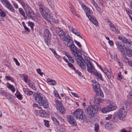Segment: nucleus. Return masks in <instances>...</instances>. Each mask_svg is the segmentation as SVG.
I'll use <instances>...</instances> for the list:
<instances>
[{
    "label": "nucleus",
    "mask_w": 132,
    "mask_h": 132,
    "mask_svg": "<svg viewBox=\"0 0 132 132\" xmlns=\"http://www.w3.org/2000/svg\"><path fill=\"white\" fill-rule=\"evenodd\" d=\"M122 56L124 58V59L123 60V61H124V62L126 63L128 62L129 65L132 67V62L131 61H129L128 59L126 57V56L125 57H124L122 55Z\"/></svg>",
    "instance_id": "393cba45"
},
{
    "label": "nucleus",
    "mask_w": 132,
    "mask_h": 132,
    "mask_svg": "<svg viewBox=\"0 0 132 132\" xmlns=\"http://www.w3.org/2000/svg\"><path fill=\"white\" fill-rule=\"evenodd\" d=\"M37 72L41 76H42L43 75V72H41V69L39 68L37 70Z\"/></svg>",
    "instance_id": "13d9d810"
},
{
    "label": "nucleus",
    "mask_w": 132,
    "mask_h": 132,
    "mask_svg": "<svg viewBox=\"0 0 132 132\" xmlns=\"http://www.w3.org/2000/svg\"><path fill=\"white\" fill-rule=\"evenodd\" d=\"M99 127L98 124H95L94 131L96 132H99L98 129Z\"/></svg>",
    "instance_id": "ea45409f"
},
{
    "label": "nucleus",
    "mask_w": 132,
    "mask_h": 132,
    "mask_svg": "<svg viewBox=\"0 0 132 132\" xmlns=\"http://www.w3.org/2000/svg\"><path fill=\"white\" fill-rule=\"evenodd\" d=\"M68 66L70 68H72L73 69V68H75L73 66L72 64L70 62H68Z\"/></svg>",
    "instance_id": "0e129e2a"
},
{
    "label": "nucleus",
    "mask_w": 132,
    "mask_h": 132,
    "mask_svg": "<svg viewBox=\"0 0 132 132\" xmlns=\"http://www.w3.org/2000/svg\"><path fill=\"white\" fill-rule=\"evenodd\" d=\"M59 124H58L57 125V130L58 132H65V130L63 128L61 127H59Z\"/></svg>",
    "instance_id": "473e14b6"
},
{
    "label": "nucleus",
    "mask_w": 132,
    "mask_h": 132,
    "mask_svg": "<svg viewBox=\"0 0 132 132\" xmlns=\"http://www.w3.org/2000/svg\"><path fill=\"white\" fill-rule=\"evenodd\" d=\"M73 70H74L75 72L77 73L79 76H81V73L78 70H76L75 68H73Z\"/></svg>",
    "instance_id": "09e8293b"
},
{
    "label": "nucleus",
    "mask_w": 132,
    "mask_h": 132,
    "mask_svg": "<svg viewBox=\"0 0 132 132\" xmlns=\"http://www.w3.org/2000/svg\"><path fill=\"white\" fill-rule=\"evenodd\" d=\"M26 82L27 83L29 86L33 90H36V88L35 87V84L32 81L28 79L27 81Z\"/></svg>",
    "instance_id": "aec40b11"
},
{
    "label": "nucleus",
    "mask_w": 132,
    "mask_h": 132,
    "mask_svg": "<svg viewBox=\"0 0 132 132\" xmlns=\"http://www.w3.org/2000/svg\"><path fill=\"white\" fill-rule=\"evenodd\" d=\"M92 81L93 82L92 83V85L95 92L96 91H98V90H100V85L99 83L96 82L95 80H93Z\"/></svg>",
    "instance_id": "a211bd4d"
},
{
    "label": "nucleus",
    "mask_w": 132,
    "mask_h": 132,
    "mask_svg": "<svg viewBox=\"0 0 132 132\" xmlns=\"http://www.w3.org/2000/svg\"><path fill=\"white\" fill-rule=\"evenodd\" d=\"M92 3L95 7L98 5L94 1V0L92 1Z\"/></svg>",
    "instance_id": "774afa93"
},
{
    "label": "nucleus",
    "mask_w": 132,
    "mask_h": 132,
    "mask_svg": "<svg viewBox=\"0 0 132 132\" xmlns=\"http://www.w3.org/2000/svg\"><path fill=\"white\" fill-rule=\"evenodd\" d=\"M118 39L121 40L123 43H125L127 46L132 47V42L130 40L127 39L123 36L119 37Z\"/></svg>",
    "instance_id": "2eb2a0df"
},
{
    "label": "nucleus",
    "mask_w": 132,
    "mask_h": 132,
    "mask_svg": "<svg viewBox=\"0 0 132 132\" xmlns=\"http://www.w3.org/2000/svg\"><path fill=\"white\" fill-rule=\"evenodd\" d=\"M35 101L38 103L40 106H42L45 109L47 108L48 107V104L47 99L45 96L42 94L39 93L35 94Z\"/></svg>",
    "instance_id": "7ed1b4c3"
},
{
    "label": "nucleus",
    "mask_w": 132,
    "mask_h": 132,
    "mask_svg": "<svg viewBox=\"0 0 132 132\" xmlns=\"http://www.w3.org/2000/svg\"><path fill=\"white\" fill-rule=\"evenodd\" d=\"M96 10L99 13H101L102 12V10L98 6H97L95 7Z\"/></svg>",
    "instance_id": "5fc2aeb1"
},
{
    "label": "nucleus",
    "mask_w": 132,
    "mask_h": 132,
    "mask_svg": "<svg viewBox=\"0 0 132 132\" xmlns=\"http://www.w3.org/2000/svg\"><path fill=\"white\" fill-rule=\"evenodd\" d=\"M56 31L60 36L61 39L64 42L68 40H70L71 39L69 34L65 30H64L58 27L56 28Z\"/></svg>",
    "instance_id": "423d86ee"
},
{
    "label": "nucleus",
    "mask_w": 132,
    "mask_h": 132,
    "mask_svg": "<svg viewBox=\"0 0 132 132\" xmlns=\"http://www.w3.org/2000/svg\"><path fill=\"white\" fill-rule=\"evenodd\" d=\"M68 27L70 31H71L77 36H79L81 38H82V37L80 35V33L76 29L73 28L71 25L68 26Z\"/></svg>",
    "instance_id": "dca6fc26"
},
{
    "label": "nucleus",
    "mask_w": 132,
    "mask_h": 132,
    "mask_svg": "<svg viewBox=\"0 0 132 132\" xmlns=\"http://www.w3.org/2000/svg\"><path fill=\"white\" fill-rule=\"evenodd\" d=\"M83 111L80 109L76 110L73 112V115L77 119H78L81 123H83L84 121L83 117Z\"/></svg>",
    "instance_id": "f8f14e48"
},
{
    "label": "nucleus",
    "mask_w": 132,
    "mask_h": 132,
    "mask_svg": "<svg viewBox=\"0 0 132 132\" xmlns=\"http://www.w3.org/2000/svg\"><path fill=\"white\" fill-rule=\"evenodd\" d=\"M81 7L85 11L86 9L88 7L87 6H86L84 4H82L81 5Z\"/></svg>",
    "instance_id": "e2e57ef3"
},
{
    "label": "nucleus",
    "mask_w": 132,
    "mask_h": 132,
    "mask_svg": "<svg viewBox=\"0 0 132 132\" xmlns=\"http://www.w3.org/2000/svg\"><path fill=\"white\" fill-rule=\"evenodd\" d=\"M5 12L3 11L2 10H0V15L2 18L5 17L6 16Z\"/></svg>",
    "instance_id": "a19ab883"
},
{
    "label": "nucleus",
    "mask_w": 132,
    "mask_h": 132,
    "mask_svg": "<svg viewBox=\"0 0 132 132\" xmlns=\"http://www.w3.org/2000/svg\"><path fill=\"white\" fill-rule=\"evenodd\" d=\"M55 106L56 109L59 108L62 106L63 105L61 102L58 100H55Z\"/></svg>",
    "instance_id": "b1692460"
},
{
    "label": "nucleus",
    "mask_w": 132,
    "mask_h": 132,
    "mask_svg": "<svg viewBox=\"0 0 132 132\" xmlns=\"http://www.w3.org/2000/svg\"><path fill=\"white\" fill-rule=\"evenodd\" d=\"M19 11L20 13L24 17V19H27V16H25L24 12L23 9L22 8H20L19 9Z\"/></svg>",
    "instance_id": "cd10ccee"
},
{
    "label": "nucleus",
    "mask_w": 132,
    "mask_h": 132,
    "mask_svg": "<svg viewBox=\"0 0 132 132\" xmlns=\"http://www.w3.org/2000/svg\"><path fill=\"white\" fill-rule=\"evenodd\" d=\"M67 118L69 123L70 124H75L76 123L75 120L74 119L73 117L72 116L68 115L67 116Z\"/></svg>",
    "instance_id": "6ab92c4d"
},
{
    "label": "nucleus",
    "mask_w": 132,
    "mask_h": 132,
    "mask_svg": "<svg viewBox=\"0 0 132 132\" xmlns=\"http://www.w3.org/2000/svg\"><path fill=\"white\" fill-rule=\"evenodd\" d=\"M7 87L9 88V89H11V91L13 93L15 91V88L14 87L13 85H11L10 84H9L7 85Z\"/></svg>",
    "instance_id": "c756f323"
},
{
    "label": "nucleus",
    "mask_w": 132,
    "mask_h": 132,
    "mask_svg": "<svg viewBox=\"0 0 132 132\" xmlns=\"http://www.w3.org/2000/svg\"><path fill=\"white\" fill-rule=\"evenodd\" d=\"M108 24L109 26L110 27H111L112 28H114V27H115V25L113 24L111 22L110 23H108Z\"/></svg>",
    "instance_id": "338daca9"
},
{
    "label": "nucleus",
    "mask_w": 132,
    "mask_h": 132,
    "mask_svg": "<svg viewBox=\"0 0 132 132\" xmlns=\"http://www.w3.org/2000/svg\"><path fill=\"white\" fill-rule=\"evenodd\" d=\"M103 99L100 97L94 100H91L89 101V103L90 104L95 105L98 104L100 102H102Z\"/></svg>",
    "instance_id": "f3484780"
},
{
    "label": "nucleus",
    "mask_w": 132,
    "mask_h": 132,
    "mask_svg": "<svg viewBox=\"0 0 132 132\" xmlns=\"http://www.w3.org/2000/svg\"><path fill=\"white\" fill-rule=\"evenodd\" d=\"M126 11L127 14L128 15L129 17L130 18V19L131 20V21H132V17L131 16V15H130V13L129 12V11H128L127 10H126Z\"/></svg>",
    "instance_id": "69168bd1"
},
{
    "label": "nucleus",
    "mask_w": 132,
    "mask_h": 132,
    "mask_svg": "<svg viewBox=\"0 0 132 132\" xmlns=\"http://www.w3.org/2000/svg\"><path fill=\"white\" fill-rule=\"evenodd\" d=\"M13 96L11 94L7 93L5 97L9 100H11L12 99V97Z\"/></svg>",
    "instance_id": "58836bf2"
},
{
    "label": "nucleus",
    "mask_w": 132,
    "mask_h": 132,
    "mask_svg": "<svg viewBox=\"0 0 132 132\" xmlns=\"http://www.w3.org/2000/svg\"><path fill=\"white\" fill-rule=\"evenodd\" d=\"M31 29L32 30L34 29V23L32 22H29L28 23Z\"/></svg>",
    "instance_id": "603ef678"
},
{
    "label": "nucleus",
    "mask_w": 132,
    "mask_h": 132,
    "mask_svg": "<svg viewBox=\"0 0 132 132\" xmlns=\"http://www.w3.org/2000/svg\"><path fill=\"white\" fill-rule=\"evenodd\" d=\"M127 99L130 101H131L132 100V90L129 92L127 95Z\"/></svg>",
    "instance_id": "f704fd0d"
},
{
    "label": "nucleus",
    "mask_w": 132,
    "mask_h": 132,
    "mask_svg": "<svg viewBox=\"0 0 132 132\" xmlns=\"http://www.w3.org/2000/svg\"><path fill=\"white\" fill-rule=\"evenodd\" d=\"M23 25L24 28L25 32L27 33H28L29 31V29L25 25L24 23Z\"/></svg>",
    "instance_id": "79ce46f5"
},
{
    "label": "nucleus",
    "mask_w": 132,
    "mask_h": 132,
    "mask_svg": "<svg viewBox=\"0 0 132 132\" xmlns=\"http://www.w3.org/2000/svg\"><path fill=\"white\" fill-rule=\"evenodd\" d=\"M126 53L129 57H130L132 56V50L130 48L126 47Z\"/></svg>",
    "instance_id": "5701e85b"
},
{
    "label": "nucleus",
    "mask_w": 132,
    "mask_h": 132,
    "mask_svg": "<svg viewBox=\"0 0 132 132\" xmlns=\"http://www.w3.org/2000/svg\"><path fill=\"white\" fill-rule=\"evenodd\" d=\"M40 105H39L38 104L34 103L33 104V106L34 108H37L38 109H40V108L39 106Z\"/></svg>",
    "instance_id": "49530a36"
},
{
    "label": "nucleus",
    "mask_w": 132,
    "mask_h": 132,
    "mask_svg": "<svg viewBox=\"0 0 132 132\" xmlns=\"http://www.w3.org/2000/svg\"><path fill=\"white\" fill-rule=\"evenodd\" d=\"M86 15L90 21L96 26H98V23L95 19L92 18L90 16V14L93 13L92 11L88 7L85 10Z\"/></svg>",
    "instance_id": "1a4fd4ad"
},
{
    "label": "nucleus",
    "mask_w": 132,
    "mask_h": 132,
    "mask_svg": "<svg viewBox=\"0 0 132 132\" xmlns=\"http://www.w3.org/2000/svg\"><path fill=\"white\" fill-rule=\"evenodd\" d=\"M122 76L121 75V73L120 72L119 73L118 75L117 78L119 80L121 81L122 79Z\"/></svg>",
    "instance_id": "c03bdc74"
},
{
    "label": "nucleus",
    "mask_w": 132,
    "mask_h": 132,
    "mask_svg": "<svg viewBox=\"0 0 132 132\" xmlns=\"http://www.w3.org/2000/svg\"><path fill=\"white\" fill-rule=\"evenodd\" d=\"M47 81L48 82H51L52 85H54L56 84V81L53 79L48 78L47 79Z\"/></svg>",
    "instance_id": "c9c22d12"
},
{
    "label": "nucleus",
    "mask_w": 132,
    "mask_h": 132,
    "mask_svg": "<svg viewBox=\"0 0 132 132\" xmlns=\"http://www.w3.org/2000/svg\"><path fill=\"white\" fill-rule=\"evenodd\" d=\"M49 5L51 7H53L54 6L55 4L54 0H47Z\"/></svg>",
    "instance_id": "bb28decb"
},
{
    "label": "nucleus",
    "mask_w": 132,
    "mask_h": 132,
    "mask_svg": "<svg viewBox=\"0 0 132 132\" xmlns=\"http://www.w3.org/2000/svg\"><path fill=\"white\" fill-rule=\"evenodd\" d=\"M76 61L77 64L83 70H85L86 69V64L87 70L88 72L93 73L96 71V70L95 69L94 65L91 62L89 57H85L84 60H81L77 58L76 59Z\"/></svg>",
    "instance_id": "f257e3e1"
},
{
    "label": "nucleus",
    "mask_w": 132,
    "mask_h": 132,
    "mask_svg": "<svg viewBox=\"0 0 132 132\" xmlns=\"http://www.w3.org/2000/svg\"><path fill=\"white\" fill-rule=\"evenodd\" d=\"M103 72L105 73L108 79H110L111 78V76L110 73L109 71L107 70H104V71H103Z\"/></svg>",
    "instance_id": "c85d7f7f"
},
{
    "label": "nucleus",
    "mask_w": 132,
    "mask_h": 132,
    "mask_svg": "<svg viewBox=\"0 0 132 132\" xmlns=\"http://www.w3.org/2000/svg\"><path fill=\"white\" fill-rule=\"evenodd\" d=\"M70 39V40H68L64 42V44L68 47H70L71 51L73 52V54L76 57H78L81 59V56L80 53L77 47L73 44L72 38H71Z\"/></svg>",
    "instance_id": "20e7f679"
},
{
    "label": "nucleus",
    "mask_w": 132,
    "mask_h": 132,
    "mask_svg": "<svg viewBox=\"0 0 132 132\" xmlns=\"http://www.w3.org/2000/svg\"><path fill=\"white\" fill-rule=\"evenodd\" d=\"M56 109L61 114H64L65 113V110L63 106Z\"/></svg>",
    "instance_id": "4be33fe9"
},
{
    "label": "nucleus",
    "mask_w": 132,
    "mask_h": 132,
    "mask_svg": "<svg viewBox=\"0 0 132 132\" xmlns=\"http://www.w3.org/2000/svg\"><path fill=\"white\" fill-rule=\"evenodd\" d=\"M74 42L77 44L79 47L80 48L81 47V46L79 42L76 40H75Z\"/></svg>",
    "instance_id": "052dcab7"
},
{
    "label": "nucleus",
    "mask_w": 132,
    "mask_h": 132,
    "mask_svg": "<svg viewBox=\"0 0 132 132\" xmlns=\"http://www.w3.org/2000/svg\"><path fill=\"white\" fill-rule=\"evenodd\" d=\"M41 110H36L34 112L35 113L36 115L40 116V111Z\"/></svg>",
    "instance_id": "3c124183"
},
{
    "label": "nucleus",
    "mask_w": 132,
    "mask_h": 132,
    "mask_svg": "<svg viewBox=\"0 0 132 132\" xmlns=\"http://www.w3.org/2000/svg\"><path fill=\"white\" fill-rule=\"evenodd\" d=\"M117 109V106L116 104L114 103H112L109 104L108 106L102 108L101 111L103 113H105Z\"/></svg>",
    "instance_id": "9d476101"
},
{
    "label": "nucleus",
    "mask_w": 132,
    "mask_h": 132,
    "mask_svg": "<svg viewBox=\"0 0 132 132\" xmlns=\"http://www.w3.org/2000/svg\"><path fill=\"white\" fill-rule=\"evenodd\" d=\"M70 8L71 12L72 13H74L75 12V11L74 9L73 6L71 5L70 6Z\"/></svg>",
    "instance_id": "de8ad7c7"
},
{
    "label": "nucleus",
    "mask_w": 132,
    "mask_h": 132,
    "mask_svg": "<svg viewBox=\"0 0 132 132\" xmlns=\"http://www.w3.org/2000/svg\"><path fill=\"white\" fill-rule=\"evenodd\" d=\"M112 117V115H109L107 117H106L105 118V120H110V119H111Z\"/></svg>",
    "instance_id": "6e6d98bb"
},
{
    "label": "nucleus",
    "mask_w": 132,
    "mask_h": 132,
    "mask_svg": "<svg viewBox=\"0 0 132 132\" xmlns=\"http://www.w3.org/2000/svg\"><path fill=\"white\" fill-rule=\"evenodd\" d=\"M105 127L106 129L109 130H112L115 127L113 124H105Z\"/></svg>",
    "instance_id": "412c9836"
},
{
    "label": "nucleus",
    "mask_w": 132,
    "mask_h": 132,
    "mask_svg": "<svg viewBox=\"0 0 132 132\" xmlns=\"http://www.w3.org/2000/svg\"><path fill=\"white\" fill-rule=\"evenodd\" d=\"M24 93L25 94L28 95H31L32 94L33 92L31 91H28L26 90L24 91Z\"/></svg>",
    "instance_id": "4c0bfd02"
},
{
    "label": "nucleus",
    "mask_w": 132,
    "mask_h": 132,
    "mask_svg": "<svg viewBox=\"0 0 132 132\" xmlns=\"http://www.w3.org/2000/svg\"><path fill=\"white\" fill-rule=\"evenodd\" d=\"M40 116L43 117H45L47 116V113L44 110H41L40 111Z\"/></svg>",
    "instance_id": "2f4dec72"
},
{
    "label": "nucleus",
    "mask_w": 132,
    "mask_h": 132,
    "mask_svg": "<svg viewBox=\"0 0 132 132\" xmlns=\"http://www.w3.org/2000/svg\"><path fill=\"white\" fill-rule=\"evenodd\" d=\"M122 43L120 42H117L116 44L118 50L122 53V55L125 57L126 48L125 46L122 45Z\"/></svg>",
    "instance_id": "ddd939ff"
},
{
    "label": "nucleus",
    "mask_w": 132,
    "mask_h": 132,
    "mask_svg": "<svg viewBox=\"0 0 132 132\" xmlns=\"http://www.w3.org/2000/svg\"><path fill=\"white\" fill-rule=\"evenodd\" d=\"M1 2L10 11L13 12H15V10L13 7L8 0H4Z\"/></svg>",
    "instance_id": "4468645a"
},
{
    "label": "nucleus",
    "mask_w": 132,
    "mask_h": 132,
    "mask_svg": "<svg viewBox=\"0 0 132 132\" xmlns=\"http://www.w3.org/2000/svg\"><path fill=\"white\" fill-rule=\"evenodd\" d=\"M69 61L72 63H73L74 62V60L73 59L72 57L71 56L68 58Z\"/></svg>",
    "instance_id": "680f3d73"
},
{
    "label": "nucleus",
    "mask_w": 132,
    "mask_h": 132,
    "mask_svg": "<svg viewBox=\"0 0 132 132\" xmlns=\"http://www.w3.org/2000/svg\"><path fill=\"white\" fill-rule=\"evenodd\" d=\"M51 118L55 124H59V123L58 122L55 118L52 117Z\"/></svg>",
    "instance_id": "a18cd8bd"
},
{
    "label": "nucleus",
    "mask_w": 132,
    "mask_h": 132,
    "mask_svg": "<svg viewBox=\"0 0 132 132\" xmlns=\"http://www.w3.org/2000/svg\"><path fill=\"white\" fill-rule=\"evenodd\" d=\"M44 41L45 43L48 46L51 45L50 39L51 35L49 30L47 29L44 30Z\"/></svg>",
    "instance_id": "9b49d317"
},
{
    "label": "nucleus",
    "mask_w": 132,
    "mask_h": 132,
    "mask_svg": "<svg viewBox=\"0 0 132 132\" xmlns=\"http://www.w3.org/2000/svg\"><path fill=\"white\" fill-rule=\"evenodd\" d=\"M19 2L23 6L24 9L25 11L26 15L28 18L31 19L36 21L37 20L36 16L34 12L32 10L31 8L29 7L26 4V2L22 0L19 1Z\"/></svg>",
    "instance_id": "f03ea898"
},
{
    "label": "nucleus",
    "mask_w": 132,
    "mask_h": 132,
    "mask_svg": "<svg viewBox=\"0 0 132 132\" xmlns=\"http://www.w3.org/2000/svg\"><path fill=\"white\" fill-rule=\"evenodd\" d=\"M95 92L97 93L98 95L102 97H104V95L102 91L101 90L100 88V90H98V91Z\"/></svg>",
    "instance_id": "7c9ffc66"
},
{
    "label": "nucleus",
    "mask_w": 132,
    "mask_h": 132,
    "mask_svg": "<svg viewBox=\"0 0 132 132\" xmlns=\"http://www.w3.org/2000/svg\"><path fill=\"white\" fill-rule=\"evenodd\" d=\"M13 60L15 62L16 64L18 66H19L20 65V64L18 62V61L17 59L15 58H14L13 59Z\"/></svg>",
    "instance_id": "bf43d9fd"
},
{
    "label": "nucleus",
    "mask_w": 132,
    "mask_h": 132,
    "mask_svg": "<svg viewBox=\"0 0 132 132\" xmlns=\"http://www.w3.org/2000/svg\"><path fill=\"white\" fill-rule=\"evenodd\" d=\"M110 29L112 31L114 32L116 34H119L120 33L119 31L116 28V26L114 27V28H110Z\"/></svg>",
    "instance_id": "e433bc0d"
},
{
    "label": "nucleus",
    "mask_w": 132,
    "mask_h": 132,
    "mask_svg": "<svg viewBox=\"0 0 132 132\" xmlns=\"http://www.w3.org/2000/svg\"><path fill=\"white\" fill-rule=\"evenodd\" d=\"M94 73L95 75L97 76L98 78L101 80H103L102 76L100 73H99L97 72H95Z\"/></svg>",
    "instance_id": "72a5a7b5"
},
{
    "label": "nucleus",
    "mask_w": 132,
    "mask_h": 132,
    "mask_svg": "<svg viewBox=\"0 0 132 132\" xmlns=\"http://www.w3.org/2000/svg\"><path fill=\"white\" fill-rule=\"evenodd\" d=\"M122 105V108L119 109L117 112H116L113 114V119H117L119 118L120 119H123L125 118L127 114L126 108L127 107L126 103H125Z\"/></svg>",
    "instance_id": "39448f33"
},
{
    "label": "nucleus",
    "mask_w": 132,
    "mask_h": 132,
    "mask_svg": "<svg viewBox=\"0 0 132 132\" xmlns=\"http://www.w3.org/2000/svg\"><path fill=\"white\" fill-rule=\"evenodd\" d=\"M93 121H94V124H98L100 122L98 119L96 117H95L93 118Z\"/></svg>",
    "instance_id": "37998d69"
},
{
    "label": "nucleus",
    "mask_w": 132,
    "mask_h": 132,
    "mask_svg": "<svg viewBox=\"0 0 132 132\" xmlns=\"http://www.w3.org/2000/svg\"><path fill=\"white\" fill-rule=\"evenodd\" d=\"M20 77L22 78V80L24 79V81L25 82H26L28 80V76L27 75L24 76L22 74H20Z\"/></svg>",
    "instance_id": "a878e982"
},
{
    "label": "nucleus",
    "mask_w": 132,
    "mask_h": 132,
    "mask_svg": "<svg viewBox=\"0 0 132 132\" xmlns=\"http://www.w3.org/2000/svg\"><path fill=\"white\" fill-rule=\"evenodd\" d=\"M40 12L42 16L46 20H49L51 19V13L50 10L46 7H40Z\"/></svg>",
    "instance_id": "6e6552de"
},
{
    "label": "nucleus",
    "mask_w": 132,
    "mask_h": 132,
    "mask_svg": "<svg viewBox=\"0 0 132 132\" xmlns=\"http://www.w3.org/2000/svg\"><path fill=\"white\" fill-rule=\"evenodd\" d=\"M16 97L19 100H21L22 99V97L21 95L20 94H17L16 95Z\"/></svg>",
    "instance_id": "4d7b16f0"
},
{
    "label": "nucleus",
    "mask_w": 132,
    "mask_h": 132,
    "mask_svg": "<svg viewBox=\"0 0 132 132\" xmlns=\"http://www.w3.org/2000/svg\"><path fill=\"white\" fill-rule=\"evenodd\" d=\"M96 105L90 104L85 110V112L87 113L88 117L90 118L94 117L98 111V108Z\"/></svg>",
    "instance_id": "0eeeda50"
},
{
    "label": "nucleus",
    "mask_w": 132,
    "mask_h": 132,
    "mask_svg": "<svg viewBox=\"0 0 132 132\" xmlns=\"http://www.w3.org/2000/svg\"><path fill=\"white\" fill-rule=\"evenodd\" d=\"M5 79L7 80H10L13 81V78L10 76H6L5 77Z\"/></svg>",
    "instance_id": "864d4df0"
},
{
    "label": "nucleus",
    "mask_w": 132,
    "mask_h": 132,
    "mask_svg": "<svg viewBox=\"0 0 132 132\" xmlns=\"http://www.w3.org/2000/svg\"><path fill=\"white\" fill-rule=\"evenodd\" d=\"M55 56V57L59 62H61V60L60 56L57 54H56V55Z\"/></svg>",
    "instance_id": "8fccbe9b"
}]
</instances>
